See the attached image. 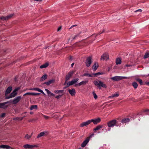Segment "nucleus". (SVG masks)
<instances>
[{"label": "nucleus", "instance_id": "1", "mask_svg": "<svg viewBox=\"0 0 149 149\" xmlns=\"http://www.w3.org/2000/svg\"><path fill=\"white\" fill-rule=\"evenodd\" d=\"M121 123L119 124L118 122L115 119L112 120L109 122L107 123V125L109 127H113L114 126L118 127L120 125Z\"/></svg>", "mask_w": 149, "mask_h": 149}, {"label": "nucleus", "instance_id": "2", "mask_svg": "<svg viewBox=\"0 0 149 149\" xmlns=\"http://www.w3.org/2000/svg\"><path fill=\"white\" fill-rule=\"evenodd\" d=\"M94 84L95 85L97 86L98 87H102L104 88H106L107 87L106 85L104 84L103 82L101 81H94L93 82Z\"/></svg>", "mask_w": 149, "mask_h": 149}, {"label": "nucleus", "instance_id": "3", "mask_svg": "<svg viewBox=\"0 0 149 149\" xmlns=\"http://www.w3.org/2000/svg\"><path fill=\"white\" fill-rule=\"evenodd\" d=\"M127 77L120 76H116L111 78V79L114 81H118L123 79H127Z\"/></svg>", "mask_w": 149, "mask_h": 149}, {"label": "nucleus", "instance_id": "4", "mask_svg": "<svg viewBox=\"0 0 149 149\" xmlns=\"http://www.w3.org/2000/svg\"><path fill=\"white\" fill-rule=\"evenodd\" d=\"M92 58L91 56H89L87 58L85 63L87 67H88L90 66L92 62Z\"/></svg>", "mask_w": 149, "mask_h": 149}, {"label": "nucleus", "instance_id": "5", "mask_svg": "<svg viewBox=\"0 0 149 149\" xmlns=\"http://www.w3.org/2000/svg\"><path fill=\"white\" fill-rule=\"evenodd\" d=\"M21 99L20 96H17L13 100L10 101V103H12L13 104H16L18 102L21 100Z\"/></svg>", "mask_w": 149, "mask_h": 149}, {"label": "nucleus", "instance_id": "6", "mask_svg": "<svg viewBox=\"0 0 149 149\" xmlns=\"http://www.w3.org/2000/svg\"><path fill=\"white\" fill-rule=\"evenodd\" d=\"M10 101H8L3 103H0V108L3 109H6L8 107V106L6 105V104L10 103Z\"/></svg>", "mask_w": 149, "mask_h": 149}, {"label": "nucleus", "instance_id": "7", "mask_svg": "<svg viewBox=\"0 0 149 149\" xmlns=\"http://www.w3.org/2000/svg\"><path fill=\"white\" fill-rule=\"evenodd\" d=\"M74 73V72L73 71L69 72L67 74L65 78L66 81H68L70 80V78L72 77L73 74Z\"/></svg>", "mask_w": 149, "mask_h": 149}, {"label": "nucleus", "instance_id": "8", "mask_svg": "<svg viewBox=\"0 0 149 149\" xmlns=\"http://www.w3.org/2000/svg\"><path fill=\"white\" fill-rule=\"evenodd\" d=\"M17 94V92H15L14 91H13V92L10 94V95L9 96H6L5 98L6 99H10L12 97H14L16 96Z\"/></svg>", "mask_w": 149, "mask_h": 149}, {"label": "nucleus", "instance_id": "9", "mask_svg": "<svg viewBox=\"0 0 149 149\" xmlns=\"http://www.w3.org/2000/svg\"><path fill=\"white\" fill-rule=\"evenodd\" d=\"M78 80L79 79L77 78L72 79L71 81L68 82V86H70L76 84Z\"/></svg>", "mask_w": 149, "mask_h": 149}, {"label": "nucleus", "instance_id": "10", "mask_svg": "<svg viewBox=\"0 0 149 149\" xmlns=\"http://www.w3.org/2000/svg\"><path fill=\"white\" fill-rule=\"evenodd\" d=\"M48 134V132L47 131H44L41 132L37 136V138H39L42 136H47Z\"/></svg>", "mask_w": 149, "mask_h": 149}, {"label": "nucleus", "instance_id": "11", "mask_svg": "<svg viewBox=\"0 0 149 149\" xmlns=\"http://www.w3.org/2000/svg\"><path fill=\"white\" fill-rule=\"evenodd\" d=\"M109 58V56L107 54H104L101 56L100 60H107Z\"/></svg>", "mask_w": 149, "mask_h": 149}, {"label": "nucleus", "instance_id": "12", "mask_svg": "<svg viewBox=\"0 0 149 149\" xmlns=\"http://www.w3.org/2000/svg\"><path fill=\"white\" fill-rule=\"evenodd\" d=\"M91 123L93 122V124L95 125L97 124L98 123H99L101 121V119L100 118H98L96 119H92L90 120Z\"/></svg>", "mask_w": 149, "mask_h": 149}, {"label": "nucleus", "instance_id": "13", "mask_svg": "<svg viewBox=\"0 0 149 149\" xmlns=\"http://www.w3.org/2000/svg\"><path fill=\"white\" fill-rule=\"evenodd\" d=\"M90 120H89L86 122H84L80 124V126L81 127L87 126L91 123Z\"/></svg>", "mask_w": 149, "mask_h": 149}, {"label": "nucleus", "instance_id": "14", "mask_svg": "<svg viewBox=\"0 0 149 149\" xmlns=\"http://www.w3.org/2000/svg\"><path fill=\"white\" fill-rule=\"evenodd\" d=\"M36 146L31 145L28 144H26L24 145L23 147L25 149H33L36 147Z\"/></svg>", "mask_w": 149, "mask_h": 149}, {"label": "nucleus", "instance_id": "15", "mask_svg": "<svg viewBox=\"0 0 149 149\" xmlns=\"http://www.w3.org/2000/svg\"><path fill=\"white\" fill-rule=\"evenodd\" d=\"M89 141V139L88 138H87L85 141H84L81 144V146L82 147H85L86 145L88 143Z\"/></svg>", "mask_w": 149, "mask_h": 149}, {"label": "nucleus", "instance_id": "16", "mask_svg": "<svg viewBox=\"0 0 149 149\" xmlns=\"http://www.w3.org/2000/svg\"><path fill=\"white\" fill-rule=\"evenodd\" d=\"M45 90L47 92V94L48 95V96L49 97H51L52 96H55V95L53 93H52L49 90L46 88H45Z\"/></svg>", "mask_w": 149, "mask_h": 149}, {"label": "nucleus", "instance_id": "17", "mask_svg": "<svg viewBox=\"0 0 149 149\" xmlns=\"http://www.w3.org/2000/svg\"><path fill=\"white\" fill-rule=\"evenodd\" d=\"M12 88L11 86H9L7 88L6 91L5 93V95L6 96L8 94L10 93L12 90Z\"/></svg>", "mask_w": 149, "mask_h": 149}, {"label": "nucleus", "instance_id": "18", "mask_svg": "<svg viewBox=\"0 0 149 149\" xmlns=\"http://www.w3.org/2000/svg\"><path fill=\"white\" fill-rule=\"evenodd\" d=\"M68 91L70 94L72 96H73L75 95L76 92L74 88H72V90L69 89Z\"/></svg>", "mask_w": 149, "mask_h": 149}, {"label": "nucleus", "instance_id": "19", "mask_svg": "<svg viewBox=\"0 0 149 149\" xmlns=\"http://www.w3.org/2000/svg\"><path fill=\"white\" fill-rule=\"evenodd\" d=\"M88 80H86L82 81L80 83H79L78 84H76L75 85V86H76L78 85L79 86H81V85H85L86 84L88 83Z\"/></svg>", "mask_w": 149, "mask_h": 149}, {"label": "nucleus", "instance_id": "20", "mask_svg": "<svg viewBox=\"0 0 149 149\" xmlns=\"http://www.w3.org/2000/svg\"><path fill=\"white\" fill-rule=\"evenodd\" d=\"M0 147L1 148H6L7 149H13L10 146L7 145H2L0 146Z\"/></svg>", "mask_w": 149, "mask_h": 149}, {"label": "nucleus", "instance_id": "21", "mask_svg": "<svg viewBox=\"0 0 149 149\" xmlns=\"http://www.w3.org/2000/svg\"><path fill=\"white\" fill-rule=\"evenodd\" d=\"M79 37V34H77L76 36H75L74 37H71L69 39L68 42L70 41V39H72L71 40V41H72V40L77 39L78 38V37Z\"/></svg>", "mask_w": 149, "mask_h": 149}, {"label": "nucleus", "instance_id": "22", "mask_svg": "<svg viewBox=\"0 0 149 149\" xmlns=\"http://www.w3.org/2000/svg\"><path fill=\"white\" fill-rule=\"evenodd\" d=\"M130 120L129 118H125L122 120H121V123H125L127 122H128L130 121Z\"/></svg>", "mask_w": 149, "mask_h": 149}, {"label": "nucleus", "instance_id": "23", "mask_svg": "<svg viewBox=\"0 0 149 149\" xmlns=\"http://www.w3.org/2000/svg\"><path fill=\"white\" fill-rule=\"evenodd\" d=\"M98 67V63H95L93 65V68L94 71L96 70Z\"/></svg>", "mask_w": 149, "mask_h": 149}, {"label": "nucleus", "instance_id": "24", "mask_svg": "<svg viewBox=\"0 0 149 149\" xmlns=\"http://www.w3.org/2000/svg\"><path fill=\"white\" fill-rule=\"evenodd\" d=\"M49 65V64L48 62H47L43 64L42 65H41L40 66V68H46Z\"/></svg>", "mask_w": 149, "mask_h": 149}, {"label": "nucleus", "instance_id": "25", "mask_svg": "<svg viewBox=\"0 0 149 149\" xmlns=\"http://www.w3.org/2000/svg\"><path fill=\"white\" fill-rule=\"evenodd\" d=\"M149 57V51H147L144 56L143 58L145 59Z\"/></svg>", "mask_w": 149, "mask_h": 149}, {"label": "nucleus", "instance_id": "26", "mask_svg": "<svg viewBox=\"0 0 149 149\" xmlns=\"http://www.w3.org/2000/svg\"><path fill=\"white\" fill-rule=\"evenodd\" d=\"M47 76L46 74H45L43 75L41 78L40 81H43L46 79L47 78Z\"/></svg>", "mask_w": 149, "mask_h": 149}, {"label": "nucleus", "instance_id": "27", "mask_svg": "<svg viewBox=\"0 0 149 149\" xmlns=\"http://www.w3.org/2000/svg\"><path fill=\"white\" fill-rule=\"evenodd\" d=\"M103 127L102 125H98L97 126L96 128L93 129V131H96L99 130L100 129L102 128Z\"/></svg>", "mask_w": 149, "mask_h": 149}, {"label": "nucleus", "instance_id": "28", "mask_svg": "<svg viewBox=\"0 0 149 149\" xmlns=\"http://www.w3.org/2000/svg\"><path fill=\"white\" fill-rule=\"evenodd\" d=\"M64 92L63 90H56L54 91V92L57 94L63 93Z\"/></svg>", "mask_w": 149, "mask_h": 149}, {"label": "nucleus", "instance_id": "29", "mask_svg": "<svg viewBox=\"0 0 149 149\" xmlns=\"http://www.w3.org/2000/svg\"><path fill=\"white\" fill-rule=\"evenodd\" d=\"M135 80L138 82L141 85H142L143 84V81L141 79L139 78H136Z\"/></svg>", "mask_w": 149, "mask_h": 149}, {"label": "nucleus", "instance_id": "30", "mask_svg": "<svg viewBox=\"0 0 149 149\" xmlns=\"http://www.w3.org/2000/svg\"><path fill=\"white\" fill-rule=\"evenodd\" d=\"M116 65L120 64L121 63V60L120 58H118L116 59Z\"/></svg>", "mask_w": 149, "mask_h": 149}, {"label": "nucleus", "instance_id": "31", "mask_svg": "<svg viewBox=\"0 0 149 149\" xmlns=\"http://www.w3.org/2000/svg\"><path fill=\"white\" fill-rule=\"evenodd\" d=\"M38 108L37 106L36 105H31L30 108L31 110H32L33 109H36Z\"/></svg>", "mask_w": 149, "mask_h": 149}, {"label": "nucleus", "instance_id": "32", "mask_svg": "<svg viewBox=\"0 0 149 149\" xmlns=\"http://www.w3.org/2000/svg\"><path fill=\"white\" fill-rule=\"evenodd\" d=\"M83 76H84L89 77H93V74H89L88 73H85L84 74Z\"/></svg>", "mask_w": 149, "mask_h": 149}, {"label": "nucleus", "instance_id": "33", "mask_svg": "<svg viewBox=\"0 0 149 149\" xmlns=\"http://www.w3.org/2000/svg\"><path fill=\"white\" fill-rule=\"evenodd\" d=\"M132 85L134 88H136L138 86L137 83L135 82H133L132 84Z\"/></svg>", "mask_w": 149, "mask_h": 149}, {"label": "nucleus", "instance_id": "34", "mask_svg": "<svg viewBox=\"0 0 149 149\" xmlns=\"http://www.w3.org/2000/svg\"><path fill=\"white\" fill-rule=\"evenodd\" d=\"M119 96V94L118 93L114 94L113 95H112L110 96L109 97V98H111L114 97H117Z\"/></svg>", "mask_w": 149, "mask_h": 149}, {"label": "nucleus", "instance_id": "35", "mask_svg": "<svg viewBox=\"0 0 149 149\" xmlns=\"http://www.w3.org/2000/svg\"><path fill=\"white\" fill-rule=\"evenodd\" d=\"M31 90L36 91H38V92H40V93L42 91V90L40 89H39L38 88H33L31 89Z\"/></svg>", "mask_w": 149, "mask_h": 149}, {"label": "nucleus", "instance_id": "36", "mask_svg": "<svg viewBox=\"0 0 149 149\" xmlns=\"http://www.w3.org/2000/svg\"><path fill=\"white\" fill-rule=\"evenodd\" d=\"M102 74L100 72H97V73H93V77H97V76L100 75Z\"/></svg>", "mask_w": 149, "mask_h": 149}, {"label": "nucleus", "instance_id": "37", "mask_svg": "<svg viewBox=\"0 0 149 149\" xmlns=\"http://www.w3.org/2000/svg\"><path fill=\"white\" fill-rule=\"evenodd\" d=\"M14 15L13 14H10L9 15L6 16V18L8 19L11 18Z\"/></svg>", "mask_w": 149, "mask_h": 149}, {"label": "nucleus", "instance_id": "38", "mask_svg": "<svg viewBox=\"0 0 149 149\" xmlns=\"http://www.w3.org/2000/svg\"><path fill=\"white\" fill-rule=\"evenodd\" d=\"M31 137V135H29L28 134H26L25 136V138L27 139H30Z\"/></svg>", "mask_w": 149, "mask_h": 149}, {"label": "nucleus", "instance_id": "39", "mask_svg": "<svg viewBox=\"0 0 149 149\" xmlns=\"http://www.w3.org/2000/svg\"><path fill=\"white\" fill-rule=\"evenodd\" d=\"M93 95L95 99H96L97 98V95H96V93H95L94 92H93Z\"/></svg>", "mask_w": 149, "mask_h": 149}, {"label": "nucleus", "instance_id": "40", "mask_svg": "<svg viewBox=\"0 0 149 149\" xmlns=\"http://www.w3.org/2000/svg\"><path fill=\"white\" fill-rule=\"evenodd\" d=\"M55 81L54 79H51L49 80L48 81L49 83V84L50 85L52 83H53Z\"/></svg>", "mask_w": 149, "mask_h": 149}, {"label": "nucleus", "instance_id": "41", "mask_svg": "<svg viewBox=\"0 0 149 149\" xmlns=\"http://www.w3.org/2000/svg\"><path fill=\"white\" fill-rule=\"evenodd\" d=\"M0 19L3 20H7V19L6 18V16L5 17H0Z\"/></svg>", "mask_w": 149, "mask_h": 149}, {"label": "nucleus", "instance_id": "42", "mask_svg": "<svg viewBox=\"0 0 149 149\" xmlns=\"http://www.w3.org/2000/svg\"><path fill=\"white\" fill-rule=\"evenodd\" d=\"M33 93H27L24 94V96L26 95H32Z\"/></svg>", "mask_w": 149, "mask_h": 149}, {"label": "nucleus", "instance_id": "43", "mask_svg": "<svg viewBox=\"0 0 149 149\" xmlns=\"http://www.w3.org/2000/svg\"><path fill=\"white\" fill-rule=\"evenodd\" d=\"M62 95H59L56 96L55 98L57 99H58L60 97H61Z\"/></svg>", "mask_w": 149, "mask_h": 149}, {"label": "nucleus", "instance_id": "44", "mask_svg": "<svg viewBox=\"0 0 149 149\" xmlns=\"http://www.w3.org/2000/svg\"><path fill=\"white\" fill-rule=\"evenodd\" d=\"M19 87H18V88H16L14 91H14L15 92H16L17 91L19 90Z\"/></svg>", "mask_w": 149, "mask_h": 149}, {"label": "nucleus", "instance_id": "45", "mask_svg": "<svg viewBox=\"0 0 149 149\" xmlns=\"http://www.w3.org/2000/svg\"><path fill=\"white\" fill-rule=\"evenodd\" d=\"M40 94V93H33L32 95H38Z\"/></svg>", "mask_w": 149, "mask_h": 149}, {"label": "nucleus", "instance_id": "46", "mask_svg": "<svg viewBox=\"0 0 149 149\" xmlns=\"http://www.w3.org/2000/svg\"><path fill=\"white\" fill-rule=\"evenodd\" d=\"M19 118H13V120H19Z\"/></svg>", "mask_w": 149, "mask_h": 149}, {"label": "nucleus", "instance_id": "47", "mask_svg": "<svg viewBox=\"0 0 149 149\" xmlns=\"http://www.w3.org/2000/svg\"><path fill=\"white\" fill-rule=\"evenodd\" d=\"M43 84H46L47 86H48L49 85V83L48 82V81H47V82H44V83H43Z\"/></svg>", "mask_w": 149, "mask_h": 149}, {"label": "nucleus", "instance_id": "48", "mask_svg": "<svg viewBox=\"0 0 149 149\" xmlns=\"http://www.w3.org/2000/svg\"><path fill=\"white\" fill-rule=\"evenodd\" d=\"M43 116L44 118L46 119H48L49 118V117L47 116L44 115Z\"/></svg>", "mask_w": 149, "mask_h": 149}, {"label": "nucleus", "instance_id": "49", "mask_svg": "<svg viewBox=\"0 0 149 149\" xmlns=\"http://www.w3.org/2000/svg\"><path fill=\"white\" fill-rule=\"evenodd\" d=\"M5 114H6L5 113H2V114L1 115V117L2 118L4 117L5 115Z\"/></svg>", "mask_w": 149, "mask_h": 149}, {"label": "nucleus", "instance_id": "50", "mask_svg": "<svg viewBox=\"0 0 149 149\" xmlns=\"http://www.w3.org/2000/svg\"><path fill=\"white\" fill-rule=\"evenodd\" d=\"M104 30H103L101 32V33H98L97 35H100V34L104 33Z\"/></svg>", "mask_w": 149, "mask_h": 149}, {"label": "nucleus", "instance_id": "51", "mask_svg": "<svg viewBox=\"0 0 149 149\" xmlns=\"http://www.w3.org/2000/svg\"><path fill=\"white\" fill-rule=\"evenodd\" d=\"M141 11H142V10L141 9H139V10H136L135 12H141Z\"/></svg>", "mask_w": 149, "mask_h": 149}, {"label": "nucleus", "instance_id": "52", "mask_svg": "<svg viewBox=\"0 0 149 149\" xmlns=\"http://www.w3.org/2000/svg\"><path fill=\"white\" fill-rule=\"evenodd\" d=\"M126 67H130V66H132V65H130V64H127L126 65Z\"/></svg>", "mask_w": 149, "mask_h": 149}, {"label": "nucleus", "instance_id": "53", "mask_svg": "<svg viewBox=\"0 0 149 149\" xmlns=\"http://www.w3.org/2000/svg\"><path fill=\"white\" fill-rule=\"evenodd\" d=\"M69 86H68V83H67V86L66 87H65L64 88V89H65V88L68 87Z\"/></svg>", "mask_w": 149, "mask_h": 149}, {"label": "nucleus", "instance_id": "54", "mask_svg": "<svg viewBox=\"0 0 149 149\" xmlns=\"http://www.w3.org/2000/svg\"><path fill=\"white\" fill-rule=\"evenodd\" d=\"M41 93H42V94H43L44 95H45V94L43 92V91L42 90L41 92Z\"/></svg>", "mask_w": 149, "mask_h": 149}, {"label": "nucleus", "instance_id": "55", "mask_svg": "<svg viewBox=\"0 0 149 149\" xmlns=\"http://www.w3.org/2000/svg\"><path fill=\"white\" fill-rule=\"evenodd\" d=\"M61 27H59L58 29V31H60L61 30Z\"/></svg>", "mask_w": 149, "mask_h": 149}, {"label": "nucleus", "instance_id": "56", "mask_svg": "<svg viewBox=\"0 0 149 149\" xmlns=\"http://www.w3.org/2000/svg\"><path fill=\"white\" fill-rule=\"evenodd\" d=\"M67 81H65V82L64 83V85H65L66 84H67V83H68V82H67Z\"/></svg>", "mask_w": 149, "mask_h": 149}, {"label": "nucleus", "instance_id": "57", "mask_svg": "<svg viewBox=\"0 0 149 149\" xmlns=\"http://www.w3.org/2000/svg\"><path fill=\"white\" fill-rule=\"evenodd\" d=\"M76 26V25H72V26H71V27H70V29H71V28H72V27H74V26Z\"/></svg>", "mask_w": 149, "mask_h": 149}, {"label": "nucleus", "instance_id": "58", "mask_svg": "<svg viewBox=\"0 0 149 149\" xmlns=\"http://www.w3.org/2000/svg\"><path fill=\"white\" fill-rule=\"evenodd\" d=\"M70 59L71 60H72V56H70Z\"/></svg>", "mask_w": 149, "mask_h": 149}, {"label": "nucleus", "instance_id": "59", "mask_svg": "<svg viewBox=\"0 0 149 149\" xmlns=\"http://www.w3.org/2000/svg\"><path fill=\"white\" fill-rule=\"evenodd\" d=\"M74 64V63H72L71 64V67H72L73 66Z\"/></svg>", "mask_w": 149, "mask_h": 149}, {"label": "nucleus", "instance_id": "60", "mask_svg": "<svg viewBox=\"0 0 149 149\" xmlns=\"http://www.w3.org/2000/svg\"><path fill=\"white\" fill-rule=\"evenodd\" d=\"M146 112H149V109H146L145 111Z\"/></svg>", "mask_w": 149, "mask_h": 149}, {"label": "nucleus", "instance_id": "61", "mask_svg": "<svg viewBox=\"0 0 149 149\" xmlns=\"http://www.w3.org/2000/svg\"><path fill=\"white\" fill-rule=\"evenodd\" d=\"M93 135H94V134H92L90 136H89V138L91 137V136H92Z\"/></svg>", "mask_w": 149, "mask_h": 149}, {"label": "nucleus", "instance_id": "62", "mask_svg": "<svg viewBox=\"0 0 149 149\" xmlns=\"http://www.w3.org/2000/svg\"><path fill=\"white\" fill-rule=\"evenodd\" d=\"M146 84H147L148 85H149V82H147L146 83Z\"/></svg>", "mask_w": 149, "mask_h": 149}, {"label": "nucleus", "instance_id": "63", "mask_svg": "<svg viewBox=\"0 0 149 149\" xmlns=\"http://www.w3.org/2000/svg\"><path fill=\"white\" fill-rule=\"evenodd\" d=\"M23 117H22V118H21V119H20V120H22L23 119Z\"/></svg>", "mask_w": 149, "mask_h": 149}, {"label": "nucleus", "instance_id": "64", "mask_svg": "<svg viewBox=\"0 0 149 149\" xmlns=\"http://www.w3.org/2000/svg\"><path fill=\"white\" fill-rule=\"evenodd\" d=\"M33 113V112H30V114H32Z\"/></svg>", "mask_w": 149, "mask_h": 149}]
</instances>
